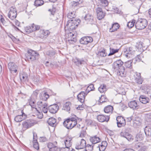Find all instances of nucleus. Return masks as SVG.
<instances>
[{
	"instance_id": "obj_1",
	"label": "nucleus",
	"mask_w": 151,
	"mask_h": 151,
	"mask_svg": "<svg viewBox=\"0 0 151 151\" xmlns=\"http://www.w3.org/2000/svg\"><path fill=\"white\" fill-rule=\"evenodd\" d=\"M77 124V119L74 118L68 119L64 121L63 123L64 126L68 129H72Z\"/></svg>"
},
{
	"instance_id": "obj_2",
	"label": "nucleus",
	"mask_w": 151,
	"mask_h": 151,
	"mask_svg": "<svg viewBox=\"0 0 151 151\" xmlns=\"http://www.w3.org/2000/svg\"><path fill=\"white\" fill-rule=\"evenodd\" d=\"M39 55V54L35 51L32 50H28L27 53L25 54V60L29 61H33L35 60L36 57Z\"/></svg>"
},
{
	"instance_id": "obj_3",
	"label": "nucleus",
	"mask_w": 151,
	"mask_h": 151,
	"mask_svg": "<svg viewBox=\"0 0 151 151\" xmlns=\"http://www.w3.org/2000/svg\"><path fill=\"white\" fill-rule=\"evenodd\" d=\"M148 22L147 20L144 19H138L135 24V27L136 29L141 30L145 28L147 26Z\"/></svg>"
},
{
	"instance_id": "obj_4",
	"label": "nucleus",
	"mask_w": 151,
	"mask_h": 151,
	"mask_svg": "<svg viewBox=\"0 0 151 151\" xmlns=\"http://www.w3.org/2000/svg\"><path fill=\"white\" fill-rule=\"evenodd\" d=\"M78 23L79 22L75 20H71L68 22L66 25L69 30H72L77 27Z\"/></svg>"
},
{
	"instance_id": "obj_5",
	"label": "nucleus",
	"mask_w": 151,
	"mask_h": 151,
	"mask_svg": "<svg viewBox=\"0 0 151 151\" xmlns=\"http://www.w3.org/2000/svg\"><path fill=\"white\" fill-rule=\"evenodd\" d=\"M35 124L34 121L33 119H28L22 123V129H26L34 125Z\"/></svg>"
},
{
	"instance_id": "obj_6",
	"label": "nucleus",
	"mask_w": 151,
	"mask_h": 151,
	"mask_svg": "<svg viewBox=\"0 0 151 151\" xmlns=\"http://www.w3.org/2000/svg\"><path fill=\"white\" fill-rule=\"evenodd\" d=\"M17 11L15 7L12 6L10 7V11L8 14V17L12 20L14 19L17 17Z\"/></svg>"
},
{
	"instance_id": "obj_7",
	"label": "nucleus",
	"mask_w": 151,
	"mask_h": 151,
	"mask_svg": "<svg viewBox=\"0 0 151 151\" xmlns=\"http://www.w3.org/2000/svg\"><path fill=\"white\" fill-rule=\"evenodd\" d=\"M117 126L119 127L124 126L126 125V120L123 116H118L116 118Z\"/></svg>"
},
{
	"instance_id": "obj_8",
	"label": "nucleus",
	"mask_w": 151,
	"mask_h": 151,
	"mask_svg": "<svg viewBox=\"0 0 151 151\" xmlns=\"http://www.w3.org/2000/svg\"><path fill=\"white\" fill-rule=\"evenodd\" d=\"M123 62L121 60H117L113 63L112 68L116 71L117 70L121 68H123Z\"/></svg>"
},
{
	"instance_id": "obj_9",
	"label": "nucleus",
	"mask_w": 151,
	"mask_h": 151,
	"mask_svg": "<svg viewBox=\"0 0 151 151\" xmlns=\"http://www.w3.org/2000/svg\"><path fill=\"white\" fill-rule=\"evenodd\" d=\"M22 114L19 115L15 116L14 118V121L17 122H21L27 118V115L23 112V111H21Z\"/></svg>"
},
{
	"instance_id": "obj_10",
	"label": "nucleus",
	"mask_w": 151,
	"mask_h": 151,
	"mask_svg": "<svg viewBox=\"0 0 151 151\" xmlns=\"http://www.w3.org/2000/svg\"><path fill=\"white\" fill-rule=\"evenodd\" d=\"M8 67L10 72L11 73H17L18 67L17 65L13 62L9 63L8 65Z\"/></svg>"
},
{
	"instance_id": "obj_11",
	"label": "nucleus",
	"mask_w": 151,
	"mask_h": 151,
	"mask_svg": "<svg viewBox=\"0 0 151 151\" xmlns=\"http://www.w3.org/2000/svg\"><path fill=\"white\" fill-rule=\"evenodd\" d=\"M93 41V38L91 37L85 36L81 38L80 40V43L82 44L87 45Z\"/></svg>"
},
{
	"instance_id": "obj_12",
	"label": "nucleus",
	"mask_w": 151,
	"mask_h": 151,
	"mask_svg": "<svg viewBox=\"0 0 151 151\" xmlns=\"http://www.w3.org/2000/svg\"><path fill=\"white\" fill-rule=\"evenodd\" d=\"M96 12L97 14V19L100 20L104 18L105 13L103 11L102 8L100 7H97L96 9Z\"/></svg>"
},
{
	"instance_id": "obj_13",
	"label": "nucleus",
	"mask_w": 151,
	"mask_h": 151,
	"mask_svg": "<svg viewBox=\"0 0 151 151\" xmlns=\"http://www.w3.org/2000/svg\"><path fill=\"white\" fill-rule=\"evenodd\" d=\"M72 138L71 137H67L63 138V141L65 145V147L64 148H71L72 145Z\"/></svg>"
},
{
	"instance_id": "obj_14",
	"label": "nucleus",
	"mask_w": 151,
	"mask_h": 151,
	"mask_svg": "<svg viewBox=\"0 0 151 151\" xmlns=\"http://www.w3.org/2000/svg\"><path fill=\"white\" fill-rule=\"evenodd\" d=\"M50 33L48 30L40 29L38 33V36L42 39L45 38L48 36Z\"/></svg>"
},
{
	"instance_id": "obj_15",
	"label": "nucleus",
	"mask_w": 151,
	"mask_h": 151,
	"mask_svg": "<svg viewBox=\"0 0 151 151\" xmlns=\"http://www.w3.org/2000/svg\"><path fill=\"white\" fill-rule=\"evenodd\" d=\"M59 107L57 104H54L50 105L48 107L49 112L52 114L56 113L59 109Z\"/></svg>"
},
{
	"instance_id": "obj_16",
	"label": "nucleus",
	"mask_w": 151,
	"mask_h": 151,
	"mask_svg": "<svg viewBox=\"0 0 151 151\" xmlns=\"http://www.w3.org/2000/svg\"><path fill=\"white\" fill-rule=\"evenodd\" d=\"M132 49L131 47H127L124 50V55L128 58L132 57L134 53V52L132 51Z\"/></svg>"
},
{
	"instance_id": "obj_17",
	"label": "nucleus",
	"mask_w": 151,
	"mask_h": 151,
	"mask_svg": "<svg viewBox=\"0 0 151 151\" xmlns=\"http://www.w3.org/2000/svg\"><path fill=\"white\" fill-rule=\"evenodd\" d=\"M86 145V141L84 139H82L81 141L76 145L75 148L77 150L82 149L85 147Z\"/></svg>"
},
{
	"instance_id": "obj_18",
	"label": "nucleus",
	"mask_w": 151,
	"mask_h": 151,
	"mask_svg": "<svg viewBox=\"0 0 151 151\" xmlns=\"http://www.w3.org/2000/svg\"><path fill=\"white\" fill-rule=\"evenodd\" d=\"M128 105L129 107L134 110L137 109L139 107L137 101L135 100L129 102L128 103Z\"/></svg>"
},
{
	"instance_id": "obj_19",
	"label": "nucleus",
	"mask_w": 151,
	"mask_h": 151,
	"mask_svg": "<svg viewBox=\"0 0 151 151\" xmlns=\"http://www.w3.org/2000/svg\"><path fill=\"white\" fill-rule=\"evenodd\" d=\"M87 93L84 91H81L78 95V99L81 103H83L85 100V97Z\"/></svg>"
},
{
	"instance_id": "obj_20",
	"label": "nucleus",
	"mask_w": 151,
	"mask_h": 151,
	"mask_svg": "<svg viewBox=\"0 0 151 151\" xmlns=\"http://www.w3.org/2000/svg\"><path fill=\"white\" fill-rule=\"evenodd\" d=\"M109 116H105L104 115H99L97 116L98 120L100 122H108L109 119Z\"/></svg>"
},
{
	"instance_id": "obj_21",
	"label": "nucleus",
	"mask_w": 151,
	"mask_h": 151,
	"mask_svg": "<svg viewBox=\"0 0 151 151\" xmlns=\"http://www.w3.org/2000/svg\"><path fill=\"white\" fill-rule=\"evenodd\" d=\"M90 141L92 144H95L101 142V139L97 135L90 137Z\"/></svg>"
},
{
	"instance_id": "obj_22",
	"label": "nucleus",
	"mask_w": 151,
	"mask_h": 151,
	"mask_svg": "<svg viewBox=\"0 0 151 151\" xmlns=\"http://www.w3.org/2000/svg\"><path fill=\"white\" fill-rule=\"evenodd\" d=\"M84 19L86 21L90 24H92L94 22L93 17L89 14H87L85 16Z\"/></svg>"
},
{
	"instance_id": "obj_23",
	"label": "nucleus",
	"mask_w": 151,
	"mask_h": 151,
	"mask_svg": "<svg viewBox=\"0 0 151 151\" xmlns=\"http://www.w3.org/2000/svg\"><path fill=\"white\" fill-rule=\"evenodd\" d=\"M139 101L143 104H146L149 102L150 101L149 99L144 95H141L139 98Z\"/></svg>"
},
{
	"instance_id": "obj_24",
	"label": "nucleus",
	"mask_w": 151,
	"mask_h": 151,
	"mask_svg": "<svg viewBox=\"0 0 151 151\" xmlns=\"http://www.w3.org/2000/svg\"><path fill=\"white\" fill-rule=\"evenodd\" d=\"M37 106L40 109H41L43 107H47V104L46 101L40 100L37 102Z\"/></svg>"
},
{
	"instance_id": "obj_25",
	"label": "nucleus",
	"mask_w": 151,
	"mask_h": 151,
	"mask_svg": "<svg viewBox=\"0 0 151 151\" xmlns=\"http://www.w3.org/2000/svg\"><path fill=\"white\" fill-rule=\"evenodd\" d=\"M48 124L51 126L55 127L57 124L56 119L53 117L50 118L47 121Z\"/></svg>"
},
{
	"instance_id": "obj_26",
	"label": "nucleus",
	"mask_w": 151,
	"mask_h": 151,
	"mask_svg": "<svg viewBox=\"0 0 151 151\" xmlns=\"http://www.w3.org/2000/svg\"><path fill=\"white\" fill-rule=\"evenodd\" d=\"M40 97L42 101H46L49 98V95L47 92H42L40 94Z\"/></svg>"
},
{
	"instance_id": "obj_27",
	"label": "nucleus",
	"mask_w": 151,
	"mask_h": 151,
	"mask_svg": "<svg viewBox=\"0 0 151 151\" xmlns=\"http://www.w3.org/2000/svg\"><path fill=\"white\" fill-rule=\"evenodd\" d=\"M21 81L23 82H26L28 81V78L27 74L26 73H23L20 75Z\"/></svg>"
},
{
	"instance_id": "obj_28",
	"label": "nucleus",
	"mask_w": 151,
	"mask_h": 151,
	"mask_svg": "<svg viewBox=\"0 0 151 151\" xmlns=\"http://www.w3.org/2000/svg\"><path fill=\"white\" fill-rule=\"evenodd\" d=\"M113 107L112 106L109 105L105 107L104 109V112L106 113L111 114L112 113Z\"/></svg>"
},
{
	"instance_id": "obj_29",
	"label": "nucleus",
	"mask_w": 151,
	"mask_h": 151,
	"mask_svg": "<svg viewBox=\"0 0 151 151\" xmlns=\"http://www.w3.org/2000/svg\"><path fill=\"white\" fill-rule=\"evenodd\" d=\"M120 134L121 136L125 138L129 141H132L133 139V138L132 135L129 133L127 134L124 135V133H121Z\"/></svg>"
},
{
	"instance_id": "obj_30",
	"label": "nucleus",
	"mask_w": 151,
	"mask_h": 151,
	"mask_svg": "<svg viewBox=\"0 0 151 151\" xmlns=\"http://www.w3.org/2000/svg\"><path fill=\"white\" fill-rule=\"evenodd\" d=\"M124 68L123 67V68H121L120 69L117 70V74L122 77H125L126 73L124 71Z\"/></svg>"
},
{
	"instance_id": "obj_31",
	"label": "nucleus",
	"mask_w": 151,
	"mask_h": 151,
	"mask_svg": "<svg viewBox=\"0 0 151 151\" xmlns=\"http://www.w3.org/2000/svg\"><path fill=\"white\" fill-rule=\"evenodd\" d=\"M36 99L31 96L30 99L28 100V101L29 104L31 107L33 108H35L37 109V108H36V106L35 104V101Z\"/></svg>"
},
{
	"instance_id": "obj_32",
	"label": "nucleus",
	"mask_w": 151,
	"mask_h": 151,
	"mask_svg": "<svg viewBox=\"0 0 151 151\" xmlns=\"http://www.w3.org/2000/svg\"><path fill=\"white\" fill-rule=\"evenodd\" d=\"M25 30L28 33L35 31V26H33V24H31L30 26H27L25 28Z\"/></svg>"
},
{
	"instance_id": "obj_33",
	"label": "nucleus",
	"mask_w": 151,
	"mask_h": 151,
	"mask_svg": "<svg viewBox=\"0 0 151 151\" xmlns=\"http://www.w3.org/2000/svg\"><path fill=\"white\" fill-rule=\"evenodd\" d=\"M119 27V24L117 23H115L112 24L111 28H110L109 31L111 32H113L117 30Z\"/></svg>"
},
{
	"instance_id": "obj_34",
	"label": "nucleus",
	"mask_w": 151,
	"mask_h": 151,
	"mask_svg": "<svg viewBox=\"0 0 151 151\" xmlns=\"http://www.w3.org/2000/svg\"><path fill=\"white\" fill-rule=\"evenodd\" d=\"M69 36H70L71 37L70 39L68 40V42L69 43L71 44H73L74 42H75L76 41V39L75 37V36L74 34L73 33L70 32L69 34Z\"/></svg>"
},
{
	"instance_id": "obj_35",
	"label": "nucleus",
	"mask_w": 151,
	"mask_h": 151,
	"mask_svg": "<svg viewBox=\"0 0 151 151\" xmlns=\"http://www.w3.org/2000/svg\"><path fill=\"white\" fill-rule=\"evenodd\" d=\"M140 119L139 118L135 117L133 120V126L135 127H136L141 124Z\"/></svg>"
},
{
	"instance_id": "obj_36",
	"label": "nucleus",
	"mask_w": 151,
	"mask_h": 151,
	"mask_svg": "<svg viewBox=\"0 0 151 151\" xmlns=\"http://www.w3.org/2000/svg\"><path fill=\"white\" fill-rule=\"evenodd\" d=\"M107 145V143L106 141H102L99 147L100 151H104L106 149Z\"/></svg>"
},
{
	"instance_id": "obj_37",
	"label": "nucleus",
	"mask_w": 151,
	"mask_h": 151,
	"mask_svg": "<svg viewBox=\"0 0 151 151\" xmlns=\"http://www.w3.org/2000/svg\"><path fill=\"white\" fill-rule=\"evenodd\" d=\"M98 90L101 93L105 92L107 90L106 85L104 84H101L98 88Z\"/></svg>"
},
{
	"instance_id": "obj_38",
	"label": "nucleus",
	"mask_w": 151,
	"mask_h": 151,
	"mask_svg": "<svg viewBox=\"0 0 151 151\" xmlns=\"http://www.w3.org/2000/svg\"><path fill=\"white\" fill-rule=\"evenodd\" d=\"M145 134L148 137H151V128L148 127H146L145 129Z\"/></svg>"
},
{
	"instance_id": "obj_39",
	"label": "nucleus",
	"mask_w": 151,
	"mask_h": 151,
	"mask_svg": "<svg viewBox=\"0 0 151 151\" xmlns=\"http://www.w3.org/2000/svg\"><path fill=\"white\" fill-rule=\"evenodd\" d=\"M71 106V103L70 102H66L63 106V109L67 111H70Z\"/></svg>"
},
{
	"instance_id": "obj_40",
	"label": "nucleus",
	"mask_w": 151,
	"mask_h": 151,
	"mask_svg": "<svg viewBox=\"0 0 151 151\" xmlns=\"http://www.w3.org/2000/svg\"><path fill=\"white\" fill-rule=\"evenodd\" d=\"M143 139V135L140 134H137L135 139V141L137 142H141Z\"/></svg>"
},
{
	"instance_id": "obj_41",
	"label": "nucleus",
	"mask_w": 151,
	"mask_h": 151,
	"mask_svg": "<svg viewBox=\"0 0 151 151\" xmlns=\"http://www.w3.org/2000/svg\"><path fill=\"white\" fill-rule=\"evenodd\" d=\"M94 85L93 84H90L87 87L85 92L88 94L90 91H94Z\"/></svg>"
},
{
	"instance_id": "obj_42",
	"label": "nucleus",
	"mask_w": 151,
	"mask_h": 151,
	"mask_svg": "<svg viewBox=\"0 0 151 151\" xmlns=\"http://www.w3.org/2000/svg\"><path fill=\"white\" fill-rule=\"evenodd\" d=\"M56 142H54V144L51 142H49L47 144L48 147L49 148L50 151L53 150V149L56 147L55 144H57Z\"/></svg>"
},
{
	"instance_id": "obj_43",
	"label": "nucleus",
	"mask_w": 151,
	"mask_h": 151,
	"mask_svg": "<svg viewBox=\"0 0 151 151\" xmlns=\"http://www.w3.org/2000/svg\"><path fill=\"white\" fill-rule=\"evenodd\" d=\"M132 60H130L124 63L125 66L127 68H132Z\"/></svg>"
},
{
	"instance_id": "obj_44",
	"label": "nucleus",
	"mask_w": 151,
	"mask_h": 151,
	"mask_svg": "<svg viewBox=\"0 0 151 151\" xmlns=\"http://www.w3.org/2000/svg\"><path fill=\"white\" fill-rule=\"evenodd\" d=\"M75 12H70L67 14V17L68 18L72 19L76 17Z\"/></svg>"
},
{
	"instance_id": "obj_45",
	"label": "nucleus",
	"mask_w": 151,
	"mask_h": 151,
	"mask_svg": "<svg viewBox=\"0 0 151 151\" xmlns=\"http://www.w3.org/2000/svg\"><path fill=\"white\" fill-rule=\"evenodd\" d=\"M55 53V51L53 50H49L47 51L46 52V54L50 57L54 56Z\"/></svg>"
},
{
	"instance_id": "obj_46",
	"label": "nucleus",
	"mask_w": 151,
	"mask_h": 151,
	"mask_svg": "<svg viewBox=\"0 0 151 151\" xmlns=\"http://www.w3.org/2000/svg\"><path fill=\"white\" fill-rule=\"evenodd\" d=\"M33 143L34 147L37 150H39V147L37 140H33Z\"/></svg>"
},
{
	"instance_id": "obj_47",
	"label": "nucleus",
	"mask_w": 151,
	"mask_h": 151,
	"mask_svg": "<svg viewBox=\"0 0 151 151\" xmlns=\"http://www.w3.org/2000/svg\"><path fill=\"white\" fill-rule=\"evenodd\" d=\"M93 146L92 145L87 144L85 146L86 151H92L93 150Z\"/></svg>"
},
{
	"instance_id": "obj_48",
	"label": "nucleus",
	"mask_w": 151,
	"mask_h": 151,
	"mask_svg": "<svg viewBox=\"0 0 151 151\" xmlns=\"http://www.w3.org/2000/svg\"><path fill=\"white\" fill-rule=\"evenodd\" d=\"M44 4L43 1L41 0H36L35 2V5L36 6H39L42 5Z\"/></svg>"
},
{
	"instance_id": "obj_49",
	"label": "nucleus",
	"mask_w": 151,
	"mask_h": 151,
	"mask_svg": "<svg viewBox=\"0 0 151 151\" xmlns=\"http://www.w3.org/2000/svg\"><path fill=\"white\" fill-rule=\"evenodd\" d=\"M81 2H76V1H73L72 2L71 5L72 7L73 8H75L76 7H77V6L80 4H81Z\"/></svg>"
},
{
	"instance_id": "obj_50",
	"label": "nucleus",
	"mask_w": 151,
	"mask_h": 151,
	"mask_svg": "<svg viewBox=\"0 0 151 151\" xmlns=\"http://www.w3.org/2000/svg\"><path fill=\"white\" fill-rule=\"evenodd\" d=\"M135 23V21L134 19L132 20L131 21L129 22L127 24V27L129 28H132L134 26V23Z\"/></svg>"
},
{
	"instance_id": "obj_51",
	"label": "nucleus",
	"mask_w": 151,
	"mask_h": 151,
	"mask_svg": "<svg viewBox=\"0 0 151 151\" xmlns=\"http://www.w3.org/2000/svg\"><path fill=\"white\" fill-rule=\"evenodd\" d=\"M119 50L118 49H114L113 48H110V52L109 54L108 55L110 56L113 55L116 53L118 52L119 51Z\"/></svg>"
},
{
	"instance_id": "obj_52",
	"label": "nucleus",
	"mask_w": 151,
	"mask_h": 151,
	"mask_svg": "<svg viewBox=\"0 0 151 151\" xmlns=\"http://www.w3.org/2000/svg\"><path fill=\"white\" fill-rule=\"evenodd\" d=\"M107 99L106 97V96L104 95H101V97L100 98L99 100V102L102 103L103 102H106L107 101Z\"/></svg>"
},
{
	"instance_id": "obj_53",
	"label": "nucleus",
	"mask_w": 151,
	"mask_h": 151,
	"mask_svg": "<svg viewBox=\"0 0 151 151\" xmlns=\"http://www.w3.org/2000/svg\"><path fill=\"white\" fill-rule=\"evenodd\" d=\"M144 145L142 142H138V143H136L135 145V147L137 149L140 148Z\"/></svg>"
},
{
	"instance_id": "obj_54",
	"label": "nucleus",
	"mask_w": 151,
	"mask_h": 151,
	"mask_svg": "<svg viewBox=\"0 0 151 151\" xmlns=\"http://www.w3.org/2000/svg\"><path fill=\"white\" fill-rule=\"evenodd\" d=\"M101 5L104 6H106L108 5L109 3L107 0H100Z\"/></svg>"
},
{
	"instance_id": "obj_55",
	"label": "nucleus",
	"mask_w": 151,
	"mask_h": 151,
	"mask_svg": "<svg viewBox=\"0 0 151 151\" xmlns=\"http://www.w3.org/2000/svg\"><path fill=\"white\" fill-rule=\"evenodd\" d=\"M39 93V90H36L34 91L32 94L31 97L36 99L38 94Z\"/></svg>"
},
{
	"instance_id": "obj_56",
	"label": "nucleus",
	"mask_w": 151,
	"mask_h": 151,
	"mask_svg": "<svg viewBox=\"0 0 151 151\" xmlns=\"http://www.w3.org/2000/svg\"><path fill=\"white\" fill-rule=\"evenodd\" d=\"M98 53L102 57H105L106 55V51L104 49H103L101 51H99Z\"/></svg>"
},
{
	"instance_id": "obj_57",
	"label": "nucleus",
	"mask_w": 151,
	"mask_h": 151,
	"mask_svg": "<svg viewBox=\"0 0 151 151\" xmlns=\"http://www.w3.org/2000/svg\"><path fill=\"white\" fill-rule=\"evenodd\" d=\"M133 60L135 63L136 62H139L141 60V57L140 55H138L137 57H136L134 59H133Z\"/></svg>"
},
{
	"instance_id": "obj_58",
	"label": "nucleus",
	"mask_w": 151,
	"mask_h": 151,
	"mask_svg": "<svg viewBox=\"0 0 151 151\" xmlns=\"http://www.w3.org/2000/svg\"><path fill=\"white\" fill-rule=\"evenodd\" d=\"M130 129L129 128H125L124 130L121 133H124V134H129V132L130 131Z\"/></svg>"
},
{
	"instance_id": "obj_59",
	"label": "nucleus",
	"mask_w": 151,
	"mask_h": 151,
	"mask_svg": "<svg viewBox=\"0 0 151 151\" xmlns=\"http://www.w3.org/2000/svg\"><path fill=\"white\" fill-rule=\"evenodd\" d=\"M135 82L138 84H141L143 82V80L142 78H137L135 79Z\"/></svg>"
},
{
	"instance_id": "obj_60",
	"label": "nucleus",
	"mask_w": 151,
	"mask_h": 151,
	"mask_svg": "<svg viewBox=\"0 0 151 151\" xmlns=\"http://www.w3.org/2000/svg\"><path fill=\"white\" fill-rule=\"evenodd\" d=\"M63 151H75V150L72 148H62Z\"/></svg>"
},
{
	"instance_id": "obj_61",
	"label": "nucleus",
	"mask_w": 151,
	"mask_h": 151,
	"mask_svg": "<svg viewBox=\"0 0 151 151\" xmlns=\"http://www.w3.org/2000/svg\"><path fill=\"white\" fill-rule=\"evenodd\" d=\"M49 11L50 12L52 15H54L56 11V8L54 7H53L52 9H50Z\"/></svg>"
},
{
	"instance_id": "obj_62",
	"label": "nucleus",
	"mask_w": 151,
	"mask_h": 151,
	"mask_svg": "<svg viewBox=\"0 0 151 151\" xmlns=\"http://www.w3.org/2000/svg\"><path fill=\"white\" fill-rule=\"evenodd\" d=\"M86 131L83 130L81 131L80 136L81 137H84L86 135Z\"/></svg>"
},
{
	"instance_id": "obj_63",
	"label": "nucleus",
	"mask_w": 151,
	"mask_h": 151,
	"mask_svg": "<svg viewBox=\"0 0 151 151\" xmlns=\"http://www.w3.org/2000/svg\"><path fill=\"white\" fill-rule=\"evenodd\" d=\"M79 65L82 64H84L86 63V61L83 59H79Z\"/></svg>"
},
{
	"instance_id": "obj_64",
	"label": "nucleus",
	"mask_w": 151,
	"mask_h": 151,
	"mask_svg": "<svg viewBox=\"0 0 151 151\" xmlns=\"http://www.w3.org/2000/svg\"><path fill=\"white\" fill-rule=\"evenodd\" d=\"M135 75H134L135 79H137V78H141L140 73L136 72L135 73Z\"/></svg>"
}]
</instances>
